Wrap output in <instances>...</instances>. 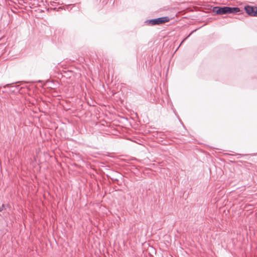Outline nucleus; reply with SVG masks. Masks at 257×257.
Instances as JSON below:
<instances>
[{
	"label": "nucleus",
	"mask_w": 257,
	"mask_h": 257,
	"mask_svg": "<svg viewBox=\"0 0 257 257\" xmlns=\"http://www.w3.org/2000/svg\"><path fill=\"white\" fill-rule=\"evenodd\" d=\"M170 19L169 17H160L154 19L148 20L145 23L152 26L160 25L169 22Z\"/></svg>",
	"instance_id": "f257e3e1"
},
{
	"label": "nucleus",
	"mask_w": 257,
	"mask_h": 257,
	"mask_svg": "<svg viewBox=\"0 0 257 257\" xmlns=\"http://www.w3.org/2000/svg\"><path fill=\"white\" fill-rule=\"evenodd\" d=\"M5 208V205L3 204L1 207H0V212L2 211Z\"/></svg>",
	"instance_id": "39448f33"
},
{
	"label": "nucleus",
	"mask_w": 257,
	"mask_h": 257,
	"mask_svg": "<svg viewBox=\"0 0 257 257\" xmlns=\"http://www.w3.org/2000/svg\"><path fill=\"white\" fill-rule=\"evenodd\" d=\"M253 15L254 17H257V7H256L255 13Z\"/></svg>",
	"instance_id": "423d86ee"
},
{
	"label": "nucleus",
	"mask_w": 257,
	"mask_h": 257,
	"mask_svg": "<svg viewBox=\"0 0 257 257\" xmlns=\"http://www.w3.org/2000/svg\"><path fill=\"white\" fill-rule=\"evenodd\" d=\"M245 12L250 16L254 17V14L255 13L256 7L246 6L244 7Z\"/></svg>",
	"instance_id": "7ed1b4c3"
},
{
	"label": "nucleus",
	"mask_w": 257,
	"mask_h": 257,
	"mask_svg": "<svg viewBox=\"0 0 257 257\" xmlns=\"http://www.w3.org/2000/svg\"><path fill=\"white\" fill-rule=\"evenodd\" d=\"M229 14H236L240 12V10L238 7H228Z\"/></svg>",
	"instance_id": "20e7f679"
},
{
	"label": "nucleus",
	"mask_w": 257,
	"mask_h": 257,
	"mask_svg": "<svg viewBox=\"0 0 257 257\" xmlns=\"http://www.w3.org/2000/svg\"><path fill=\"white\" fill-rule=\"evenodd\" d=\"M212 12L216 15H222L229 14L228 7H214Z\"/></svg>",
	"instance_id": "f03ea898"
},
{
	"label": "nucleus",
	"mask_w": 257,
	"mask_h": 257,
	"mask_svg": "<svg viewBox=\"0 0 257 257\" xmlns=\"http://www.w3.org/2000/svg\"><path fill=\"white\" fill-rule=\"evenodd\" d=\"M10 85H11V84H7V85H6L5 86V87H10Z\"/></svg>",
	"instance_id": "0eeeda50"
}]
</instances>
